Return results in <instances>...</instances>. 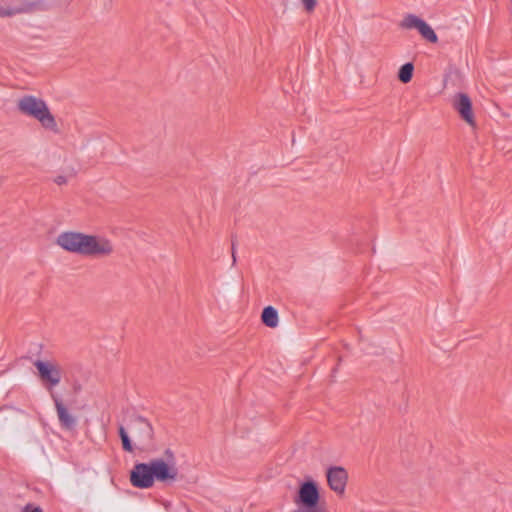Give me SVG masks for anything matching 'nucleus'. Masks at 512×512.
I'll use <instances>...</instances> for the list:
<instances>
[{
    "mask_svg": "<svg viewBox=\"0 0 512 512\" xmlns=\"http://www.w3.org/2000/svg\"><path fill=\"white\" fill-rule=\"evenodd\" d=\"M414 66L412 63H405L402 65L398 72V78L402 83H408L413 76Z\"/></svg>",
    "mask_w": 512,
    "mask_h": 512,
    "instance_id": "ddd939ff",
    "label": "nucleus"
},
{
    "mask_svg": "<svg viewBox=\"0 0 512 512\" xmlns=\"http://www.w3.org/2000/svg\"><path fill=\"white\" fill-rule=\"evenodd\" d=\"M301 3L307 12H312L317 4L316 0H301Z\"/></svg>",
    "mask_w": 512,
    "mask_h": 512,
    "instance_id": "2eb2a0df",
    "label": "nucleus"
},
{
    "mask_svg": "<svg viewBox=\"0 0 512 512\" xmlns=\"http://www.w3.org/2000/svg\"><path fill=\"white\" fill-rule=\"evenodd\" d=\"M56 244L70 253L93 258L108 257L114 252V245L110 239L80 232L60 233Z\"/></svg>",
    "mask_w": 512,
    "mask_h": 512,
    "instance_id": "f257e3e1",
    "label": "nucleus"
},
{
    "mask_svg": "<svg viewBox=\"0 0 512 512\" xmlns=\"http://www.w3.org/2000/svg\"><path fill=\"white\" fill-rule=\"evenodd\" d=\"M319 497L316 484L308 481L300 486L294 502L299 507V512H324L317 506Z\"/></svg>",
    "mask_w": 512,
    "mask_h": 512,
    "instance_id": "39448f33",
    "label": "nucleus"
},
{
    "mask_svg": "<svg viewBox=\"0 0 512 512\" xmlns=\"http://www.w3.org/2000/svg\"><path fill=\"white\" fill-rule=\"evenodd\" d=\"M232 258H233V263H235L236 262V257H235L234 251L232 252Z\"/></svg>",
    "mask_w": 512,
    "mask_h": 512,
    "instance_id": "f3484780",
    "label": "nucleus"
},
{
    "mask_svg": "<svg viewBox=\"0 0 512 512\" xmlns=\"http://www.w3.org/2000/svg\"><path fill=\"white\" fill-rule=\"evenodd\" d=\"M167 460L155 458L148 463H137L130 474V482L136 488L146 489L155 481L162 483L174 482L178 476L173 454L167 452Z\"/></svg>",
    "mask_w": 512,
    "mask_h": 512,
    "instance_id": "f03ea898",
    "label": "nucleus"
},
{
    "mask_svg": "<svg viewBox=\"0 0 512 512\" xmlns=\"http://www.w3.org/2000/svg\"><path fill=\"white\" fill-rule=\"evenodd\" d=\"M55 407L58 415V419L61 425L66 429H71L76 424V419L72 416L68 410L64 407L62 402L55 396H53Z\"/></svg>",
    "mask_w": 512,
    "mask_h": 512,
    "instance_id": "9b49d317",
    "label": "nucleus"
},
{
    "mask_svg": "<svg viewBox=\"0 0 512 512\" xmlns=\"http://www.w3.org/2000/svg\"><path fill=\"white\" fill-rule=\"evenodd\" d=\"M453 107L458 111L464 121H466L471 126L474 125L472 103L466 94L459 93L456 95L453 101Z\"/></svg>",
    "mask_w": 512,
    "mask_h": 512,
    "instance_id": "1a4fd4ad",
    "label": "nucleus"
},
{
    "mask_svg": "<svg viewBox=\"0 0 512 512\" xmlns=\"http://www.w3.org/2000/svg\"><path fill=\"white\" fill-rule=\"evenodd\" d=\"M32 512H43V511L39 508H35L34 510H32Z\"/></svg>",
    "mask_w": 512,
    "mask_h": 512,
    "instance_id": "a211bd4d",
    "label": "nucleus"
},
{
    "mask_svg": "<svg viewBox=\"0 0 512 512\" xmlns=\"http://www.w3.org/2000/svg\"><path fill=\"white\" fill-rule=\"evenodd\" d=\"M119 436L121 438V441H122V446H123V449L127 452H132L133 451V446H132V443H131V440L128 436V433L126 431V429L124 428L123 425H120L119 426Z\"/></svg>",
    "mask_w": 512,
    "mask_h": 512,
    "instance_id": "4468645a",
    "label": "nucleus"
},
{
    "mask_svg": "<svg viewBox=\"0 0 512 512\" xmlns=\"http://www.w3.org/2000/svg\"><path fill=\"white\" fill-rule=\"evenodd\" d=\"M261 319L262 322L269 328H275L279 323L278 312L272 306H268L263 309Z\"/></svg>",
    "mask_w": 512,
    "mask_h": 512,
    "instance_id": "f8f14e48",
    "label": "nucleus"
},
{
    "mask_svg": "<svg viewBox=\"0 0 512 512\" xmlns=\"http://www.w3.org/2000/svg\"><path fill=\"white\" fill-rule=\"evenodd\" d=\"M400 27L404 29H416L424 39L431 43L438 41V37L432 27L414 14L406 15L401 21Z\"/></svg>",
    "mask_w": 512,
    "mask_h": 512,
    "instance_id": "6e6552de",
    "label": "nucleus"
},
{
    "mask_svg": "<svg viewBox=\"0 0 512 512\" xmlns=\"http://www.w3.org/2000/svg\"><path fill=\"white\" fill-rule=\"evenodd\" d=\"M128 428L135 440L143 447H147L152 443L154 431L150 422L145 418L134 417L129 422Z\"/></svg>",
    "mask_w": 512,
    "mask_h": 512,
    "instance_id": "0eeeda50",
    "label": "nucleus"
},
{
    "mask_svg": "<svg viewBox=\"0 0 512 512\" xmlns=\"http://www.w3.org/2000/svg\"><path fill=\"white\" fill-rule=\"evenodd\" d=\"M34 366L38 371L39 378L47 385L48 389H52L61 382L62 368L55 361L36 360Z\"/></svg>",
    "mask_w": 512,
    "mask_h": 512,
    "instance_id": "423d86ee",
    "label": "nucleus"
},
{
    "mask_svg": "<svg viewBox=\"0 0 512 512\" xmlns=\"http://www.w3.org/2000/svg\"><path fill=\"white\" fill-rule=\"evenodd\" d=\"M54 181L58 185H63L67 182V179L65 176H57Z\"/></svg>",
    "mask_w": 512,
    "mask_h": 512,
    "instance_id": "dca6fc26",
    "label": "nucleus"
},
{
    "mask_svg": "<svg viewBox=\"0 0 512 512\" xmlns=\"http://www.w3.org/2000/svg\"><path fill=\"white\" fill-rule=\"evenodd\" d=\"M327 481L333 491L341 494L345 490L347 473L341 467L330 468L327 472Z\"/></svg>",
    "mask_w": 512,
    "mask_h": 512,
    "instance_id": "9d476101",
    "label": "nucleus"
},
{
    "mask_svg": "<svg viewBox=\"0 0 512 512\" xmlns=\"http://www.w3.org/2000/svg\"><path fill=\"white\" fill-rule=\"evenodd\" d=\"M46 0H7L0 5V17H12L21 13H34L48 9Z\"/></svg>",
    "mask_w": 512,
    "mask_h": 512,
    "instance_id": "20e7f679",
    "label": "nucleus"
},
{
    "mask_svg": "<svg viewBox=\"0 0 512 512\" xmlns=\"http://www.w3.org/2000/svg\"><path fill=\"white\" fill-rule=\"evenodd\" d=\"M17 108L22 114L36 119L43 128L53 132L58 130L55 117L43 99L25 95L18 100Z\"/></svg>",
    "mask_w": 512,
    "mask_h": 512,
    "instance_id": "7ed1b4c3",
    "label": "nucleus"
}]
</instances>
